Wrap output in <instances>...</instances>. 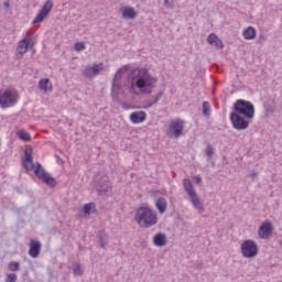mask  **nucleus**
I'll return each mask as SVG.
<instances>
[{"label":"nucleus","mask_w":282,"mask_h":282,"mask_svg":"<svg viewBox=\"0 0 282 282\" xmlns=\"http://www.w3.org/2000/svg\"><path fill=\"white\" fill-rule=\"evenodd\" d=\"M127 80L130 84L129 91L134 94V96H140V94H152L153 87L158 79L149 74V69L144 67H137L129 72Z\"/></svg>","instance_id":"nucleus-1"},{"label":"nucleus","mask_w":282,"mask_h":282,"mask_svg":"<svg viewBox=\"0 0 282 282\" xmlns=\"http://www.w3.org/2000/svg\"><path fill=\"white\" fill-rule=\"evenodd\" d=\"M135 221L143 224L144 228H152L158 224V215L151 207H139L135 212Z\"/></svg>","instance_id":"nucleus-2"},{"label":"nucleus","mask_w":282,"mask_h":282,"mask_svg":"<svg viewBox=\"0 0 282 282\" xmlns=\"http://www.w3.org/2000/svg\"><path fill=\"white\" fill-rule=\"evenodd\" d=\"M232 113H238V116H243L247 120H252L254 118V104L245 99H237L232 107Z\"/></svg>","instance_id":"nucleus-3"},{"label":"nucleus","mask_w":282,"mask_h":282,"mask_svg":"<svg viewBox=\"0 0 282 282\" xmlns=\"http://www.w3.org/2000/svg\"><path fill=\"white\" fill-rule=\"evenodd\" d=\"M129 65H124L117 70L112 78L111 97L113 100H118V95L120 94V89H122V76L126 74V72H129Z\"/></svg>","instance_id":"nucleus-4"},{"label":"nucleus","mask_w":282,"mask_h":282,"mask_svg":"<svg viewBox=\"0 0 282 282\" xmlns=\"http://www.w3.org/2000/svg\"><path fill=\"white\" fill-rule=\"evenodd\" d=\"M34 173L37 180H42V182H44V184H46L47 186H51V188H54V186H56V178L53 177L52 174L45 172V169H43V165H41V163H36Z\"/></svg>","instance_id":"nucleus-5"},{"label":"nucleus","mask_w":282,"mask_h":282,"mask_svg":"<svg viewBox=\"0 0 282 282\" xmlns=\"http://www.w3.org/2000/svg\"><path fill=\"white\" fill-rule=\"evenodd\" d=\"M241 254L245 259H254L259 254V246L254 240H245L241 245Z\"/></svg>","instance_id":"nucleus-6"},{"label":"nucleus","mask_w":282,"mask_h":282,"mask_svg":"<svg viewBox=\"0 0 282 282\" xmlns=\"http://www.w3.org/2000/svg\"><path fill=\"white\" fill-rule=\"evenodd\" d=\"M229 119L236 131H246V129L250 127V121H248L246 117L237 112H230Z\"/></svg>","instance_id":"nucleus-7"},{"label":"nucleus","mask_w":282,"mask_h":282,"mask_svg":"<svg viewBox=\"0 0 282 282\" xmlns=\"http://www.w3.org/2000/svg\"><path fill=\"white\" fill-rule=\"evenodd\" d=\"M52 8H54V2L52 0H47L41 8V10L37 13V15L35 17V19L33 20V22H32L33 25H36V23H43V21H45V18L47 17V14H50V12H52Z\"/></svg>","instance_id":"nucleus-8"},{"label":"nucleus","mask_w":282,"mask_h":282,"mask_svg":"<svg viewBox=\"0 0 282 282\" xmlns=\"http://www.w3.org/2000/svg\"><path fill=\"white\" fill-rule=\"evenodd\" d=\"M12 105H17V98L12 94V90L6 89L0 96V107L8 109V107H12Z\"/></svg>","instance_id":"nucleus-9"},{"label":"nucleus","mask_w":282,"mask_h":282,"mask_svg":"<svg viewBox=\"0 0 282 282\" xmlns=\"http://www.w3.org/2000/svg\"><path fill=\"white\" fill-rule=\"evenodd\" d=\"M100 72H105V64L102 63L86 66L83 70V76L85 78H94V76L100 75Z\"/></svg>","instance_id":"nucleus-10"},{"label":"nucleus","mask_w":282,"mask_h":282,"mask_svg":"<svg viewBox=\"0 0 282 282\" xmlns=\"http://www.w3.org/2000/svg\"><path fill=\"white\" fill-rule=\"evenodd\" d=\"M96 189L98 195L105 197V195H109L111 192V182L107 178H101L97 182Z\"/></svg>","instance_id":"nucleus-11"},{"label":"nucleus","mask_w":282,"mask_h":282,"mask_svg":"<svg viewBox=\"0 0 282 282\" xmlns=\"http://www.w3.org/2000/svg\"><path fill=\"white\" fill-rule=\"evenodd\" d=\"M272 230H273L272 223L270 221L262 223L258 231L259 238L269 239L270 237H272Z\"/></svg>","instance_id":"nucleus-12"},{"label":"nucleus","mask_w":282,"mask_h":282,"mask_svg":"<svg viewBox=\"0 0 282 282\" xmlns=\"http://www.w3.org/2000/svg\"><path fill=\"white\" fill-rule=\"evenodd\" d=\"M170 131H172L174 138H180L184 131V121H171Z\"/></svg>","instance_id":"nucleus-13"},{"label":"nucleus","mask_w":282,"mask_h":282,"mask_svg":"<svg viewBox=\"0 0 282 282\" xmlns=\"http://www.w3.org/2000/svg\"><path fill=\"white\" fill-rule=\"evenodd\" d=\"M29 254L32 259H36L39 254H41V241L39 240H31Z\"/></svg>","instance_id":"nucleus-14"},{"label":"nucleus","mask_w":282,"mask_h":282,"mask_svg":"<svg viewBox=\"0 0 282 282\" xmlns=\"http://www.w3.org/2000/svg\"><path fill=\"white\" fill-rule=\"evenodd\" d=\"M130 120L133 124H140L147 120V112L145 111H134L130 115Z\"/></svg>","instance_id":"nucleus-15"},{"label":"nucleus","mask_w":282,"mask_h":282,"mask_svg":"<svg viewBox=\"0 0 282 282\" xmlns=\"http://www.w3.org/2000/svg\"><path fill=\"white\" fill-rule=\"evenodd\" d=\"M166 234L159 232L153 237V243L156 246V248H164L167 243Z\"/></svg>","instance_id":"nucleus-16"},{"label":"nucleus","mask_w":282,"mask_h":282,"mask_svg":"<svg viewBox=\"0 0 282 282\" xmlns=\"http://www.w3.org/2000/svg\"><path fill=\"white\" fill-rule=\"evenodd\" d=\"M120 12L122 14V19L133 20L135 19V17H138V13L135 12V9H133V7L120 8Z\"/></svg>","instance_id":"nucleus-17"},{"label":"nucleus","mask_w":282,"mask_h":282,"mask_svg":"<svg viewBox=\"0 0 282 282\" xmlns=\"http://www.w3.org/2000/svg\"><path fill=\"white\" fill-rule=\"evenodd\" d=\"M30 41H32L30 39V36H25L23 40H21L19 42V45H18V48H17V52L23 56V54H25L30 47Z\"/></svg>","instance_id":"nucleus-18"},{"label":"nucleus","mask_w":282,"mask_h":282,"mask_svg":"<svg viewBox=\"0 0 282 282\" xmlns=\"http://www.w3.org/2000/svg\"><path fill=\"white\" fill-rule=\"evenodd\" d=\"M23 165L26 171H34V156L30 152L24 153Z\"/></svg>","instance_id":"nucleus-19"},{"label":"nucleus","mask_w":282,"mask_h":282,"mask_svg":"<svg viewBox=\"0 0 282 282\" xmlns=\"http://www.w3.org/2000/svg\"><path fill=\"white\" fill-rule=\"evenodd\" d=\"M191 202L194 206V208H196V210L202 215V213H204L205 208H204V203H202V200L199 199V196H197V194H194L192 196H189Z\"/></svg>","instance_id":"nucleus-20"},{"label":"nucleus","mask_w":282,"mask_h":282,"mask_svg":"<svg viewBox=\"0 0 282 282\" xmlns=\"http://www.w3.org/2000/svg\"><path fill=\"white\" fill-rule=\"evenodd\" d=\"M155 206L161 215H164L166 213V208H169V203L166 202V198L159 197L155 202Z\"/></svg>","instance_id":"nucleus-21"},{"label":"nucleus","mask_w":282,"mask_h":282,"mask_svg":"<svg viewBox=\"0 0 282 282\" xmlns=\"http://www.w3.org/2000/svg\"><path fill=\"white\" fill-rule=\"evenodd\" d=\"M242 36L246 41H252L253 39H257V30L253 26H248L243 30Z\"/></svg>","instance_id":"nucleus-22"},{"label":"nucleus","mask_w":282,"mask_h":282,"mask_svg":"<svg viewBox=\"0 0 282 282\" xmlns=\"http://www.w3.org/2000/svg\"><path fill=\"white\" fill-rule=\"evenodd\" d=\"M183 186L187 195H189V197L197 194V192H195V189L193 188V183L191 182V180H183Z\"/></svg>","instance_id":"nucleus-23"},{"label":"nucleus","mask_w":282,"mask_h":282,"mask_svg":"<svg viewBox=\"0 0 282 282\" xmlns=\"http://www.w3.org/2000/svg\"><path fill=\"white\" fill-rule=\"evenodd\" d=\"M39 87L42 91H52V83L50 78H43L39 82Z\"/></svg>","instance_id":"nucleus-24"},{"label":"nucleus","mask_w":282,"mask_h":282,"mask_svg":"<svg viewBox=\"0 0 282 282\" xmlns=\"http://www.w3.org/2000/svg\"><path fill=\"white\" fill-rule=\"evenodd\" d=\"M162 96H164V90H160L158 93V96L154 97V99H150L148 101V106L147 107L151 108V107H153V105H158V102H160V98H162Z\"/></svg>","instance_id":"nucleus-25"},{"label":"nucleus","mask_w":282,"mask_h":282,"mask_svg":"<svg viewBox=\"0 0 282 282\" xmlns=\"http://www.w3.org/2000/svg\"><path fill=\"white\" fill-rule=\"evenodd\" d=\"M85 215H91V213H96V203H87L84 205Z\"/></svg>","instance_id":"nucleus-26"},{"label":"nucleus","mask_w":282,"mask_h":282,"mask_svg":"<svg viewBox=\"0 0 282 282\" xmlns=\"http://www.w3.org/2000/svg\"><path fill=\"white\" fill-rule=\"evenodd\" d=\"M18 137L20 138V140H23V142H30L32 140V137L25 130H20L18 132Z\"/></svg>","instance_id":"nucleus-27"},{"label":"nucleus","mask_w":282,"mask_h":282,"mask_svg":"<svg viewBox=\"0 0 282 282\" xmlns=\"http://www.w3.org/2000/svg\"><path fill=\"white\" fill-rule=\"evenodd\" d=\"M20 268H21V263L17 262V261H11L8 264V270L10 272H19Z\"/></svg>","instance_id":"nucleus-28"},{"label":"nucleus","mask_w":282,"mask_h":282,"mask_svg":"<svg viewBox=\"0 0 282 282\" xmlns=\"http://www.w3.org/2000/svg\"><path fill=\"white\" fill-rule=\"evenodd\" d=\"M73 274L74 276H83V269L80 268V264L78 263L73 264Z\"/></svg>","instance_id":"nucleus-29"},{"label":"nucleus","mask_w":282,"mask_h":282,"mask_svg":"<svg viewBox=\"0 0 282 282\" xmlns=\"http://www.w3.org/2000/svg\"><path fill=\"white\" fill-rule=\"evenodd\" d=\"M219 40V37L217 36V34L215 33H210L207 36V43H209V45H215V43Z\"/></svg>","instance_id":"nucleus-30"},{"label":"nucleus","mask_w":282,"mask_h":282,"mask_svg":"<svg viewBox=\"0 0 282 282\" xmlns=\"http://www.w3.org/2000/svg\"><path fill=\"white\" fill-rule=\"evenodd\" d=\"M203 113L204 116H210V104L208 101L203 102Z\"/></svg>","instance_id":"nucleus-31"},{"label":"nucleus","mask_w":282,"mask_h":282,"mask_svg":"<svg viewBox=\"0 0 282 282\" xmlns=\"http://www.w3.org/2000/svg\"><path fill=\"white\" fill-rule=\"evenodd\" d=\"M205 153L207 158H213V155H215V149H213V145L208 144L206 147Z\"/></svg>","instance_id":"nucleus-32"},{"label":"nucleus","mask_w":282,"mask_h":282,"mask_svg":"<svg viewBox=\"0 0 282 282\" xmlns=\"http://www.w3.org/2000/svg\"><path fill=\"white\" fill-rule=\"evenodd\" d=\"M164 6L169 10H174L175 9V2L173 0H164Z\"/></svg>","instance_id":"nucleus-33"},{"label":"nucleus","mask_w":282,"mask_h":282,"mask_svg":"<svg viewBox=\"0 0 282 282\" xmlns=\"http://www.w3.org/2000/svg\"><path fill=\"white\" fill-rule=\"evenodd\" d=\"M75 50L76 52H83V50H85V42H77L75 44Z\"/></svg>","instance_id":"nucleus-34"},{"label":"nucleus","mask_w":282,"mask_h":282,"mask_svg":"<svg viewBox=\"0 0 282 282\" xmlns=\"http://www.w3.org/2000/svg\"><path fill=\"white\" fill-rule=\"evenodd\" d=\"M214 45L217 50H224V42L219 39L214 43Z\"/></svg>","instance_id":"nucleus-35"},{"label":"nucleus","mask_w":282,"mask_h":282,"mask_svg":"<svg viewBox=\"0 0 282 282\" xmlns=\"http://www.w3.org/2000/svg\"><path fill=\"white\" fill-rule=\"evenodd\" d=\"M8 282H17V274L15 273H10L7 276Z\"/></svg>","instance_id":"nucleus-36"},{"label":"nucleus","mask_w":282,"mask_h":282,"mask_svg":"<svg viewBox=\"0 0 282 282\" xmlns=\"http://www.w3.org/2000/svg\"><path fill=\"white\" fill-rule=\"evenodd\" d=\"M194 182L197 186H202V176L199 175L194 176Z\"/></svg>","instance_id":"nucleus-37"},{"label":"nucleus","mask_w":282,"mask_h":282,"mask_svg":"<svg viewBox=\"0 0 282 282\" xmlns=\"http://www.w3.org/2000/svg\"><path fill=\"white\" fill-rule=\"evenodd\" d=\"M99 246L100 248H105L107 246V241H105V238H102V236H99Z\"/></svg>","instance_id":"nucleus-38"},{"label":"nucleus","mask_w":282,"mask_h":282,"mask_svg":"<svg viewBox=\"0 0 282 282\" xmlns=\"http://www.w3.org/2000/svg\"><path fill=\"white\" fill-rule=\"evenodd\" d=\"M258 175H259V173L252 172V173L250 174V177H257Z\"/></svg>","instance_id":"nucleus-39"},{"label":"nucleus","mask_w":282,"mask_h":282,"mask_svg":"<svg viewBox=\"0 0 282 282\" xmlns=\"http://www.w3.org/2000/svg\"><path fill=\"white\" fill-rule=\"evenodd\" d=\"M6 8H10V2H4Z\"/></svg>","instance_id":"nucleus-40"}]
</instances>
